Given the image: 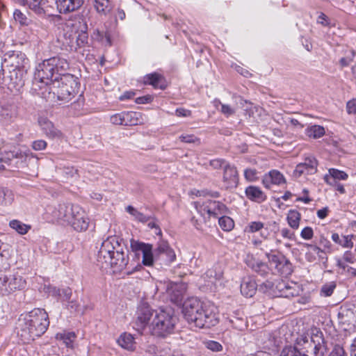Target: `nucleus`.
<instances>
[{
  "label": "nucleus",
  "mask_w": 356,
  "mask_h": 356,
  "mask_svg": "<svg viewBox=\"0 0 356 356\" xmlns=\"http://www.w3.org/2000/svg\"><path fill=\"white\" fill-rule=\"evenodd\" d=\"M182 312L188 323H193L200 328L210 327L218 322L215 306L210 302H202L194 297L184 302Z\"/></svg>",
  "instance_id": "1"
},
{
  "label": "nucleus",
  "mask_w": 356,
  "mask_h": 356,
  "mask_svg": "<svg viewBox=\"0 0 356 356\" xmlns=\"http://www.w3.org/2000/svg\"><path fill=\"white\" fill-rule=\"evenodd\" d=\"M97 261L110 265L113 272H121L129 263L128 251L115 236L108 237L102 243L97 254Z\"/></svg>",
  "instance_id": "2"
},
{
  "label": "nucleus",
  "mask_w": 356,
  "mask_h": 356,
  "mask_svg": "<svg viewBox=\"0 0 356 356\" xmlns=\"http://www.w3.org/2000/svg\"><path fill=\"white\" fill-rule=\"evenodd\" d=\"M49 325L47 313L43 309L35 308L19 320L18 334L25 343L34 340L45 332Z\"/></svg>",
  "instance_id": "3"
},
{
  "label": "nucleus",
  "mask_w": 356,
  "mask_h": 356,
  "mask_svg": "<svg viewBox=\"0 0 356 356\" xmlns=\"http://www.w3.org/2000/svg\"><path fill=\"white\" fill-rule=\"evenodd\" d=\"M78 78L72 74H67L56 79L50 85L45 87V92L48 91L49 95L45 98L69 102L79 90Z\"/></svg>",
  "instance_id": "4"
},
{
  "label": "nucleus",
  "mask_w": 356,
  "mask_h": 356,
  "mask_svg": "<svg viewBox=\"0 0 356 356\" xmlns=\"http://www.w3.org/2000/svg\"><path fill=\"white\" fill-rule=\"evenodd\" d=\"M177 321L171 309L156 310L149 333L156 337L165 338L174 332Z\"/></svg>",
  "instance_id": "5"
},
{
  "label": "nucleus",
  "mask_w": 356,
  "mask_h": 356,
  "mask_svg": "<svg viewBox=\"0 0 356 356\" xmlns=\"http://www.w3.org/2000/svg\"><path fill=\"white\" fill-rule=\"evenodd\" d=\"M296 343L302 356H324L327 350L323 333L317 330L311 334L300 335Z\"/></svg>",
  "instance_id": "6"
},
{
  "label": "nucleus",
  "mask_w": 356,
  "mask_h": 356,
  "mask_svg": "<svg viewBox=\"0 0 356 356\" xmlns=\"http://www.w3.org/2000/svg\"><path fill=\"white\" fill-rule=\"evenodd\" d=\"M193 205L200 218L192 217L191 222L197 229H202V225L211 218H218L219 215L226 213V206L220 202L208 200L207 201H197Z\"/></svg>",
  "instance_id": "7"
},
{
  "label": "nucleus",
  "mask_w": 356,
  "mask_h": 356,
  "mask_svg": "<svg viewBox=\"0 0 356 356\" xmlns=\"http://www.w3.org/2000/svg\"><path fill=\"white\" fill-rule=\"evenodd\" d=\"M26 280L18 273L6 274L0 272V294L9 296L26 288Z\"/></svg>",
  "instance_id": "8"
},
{
  "label": "nucleus",
  "mask_w": 356,
  "mask_h": 356,
  "mask_svg": "<svg viewBox=\"0 0 356 356\" xmlns=\"http://www.w3.org/2000/svg\"><path fill=\"white\" fill-rule=\"evenodd\" d=\"M156 310L153 309L147 303L140 304L135 313L134 328L140 334H143L146 329L149 331Z\"/></svg>",
  "instance_id": "9"
},
{
  "label": "nucleus",
  "mask_w": 356,
  "mask_h": 356,
  "mask_svg": "<svg viewBox=\"0 0 356 356\" xmlns=\"http://www.w3.org/2000/svg\"><path fill=\"white\" fill-rule=\"evenodd\" d=\"M265 254L268 262L275 266L278 273L285 275L291 274L292 264L283 254L270 250L269 252L266 251Z\"/></svg>",
  "instance_id": "10"
},
{
  "label": "nucleus",
  "mask_w": 356,
  "mask_h": 356,
  "mask_svg": "<svg viewBox=\"0 0 356 356\" xmlns=\"http://www.w3.org/2000/svg\"><path fill=\"white\" fill-rule=\"evenodd\" d=\"M54 78L56 74L48 59L38 65L34 72V82L44 83L47 87L54 82Z\"/></svg>",
  "instance_id": "11"
},
{
  "label": "nucleus",
  "mask_w": 356,
  "mask_h": 356,
  "mask_svg": "<svg viewBox=\"0 0 356 356\" xmlns=\"http://www.w3.org/2000/svg\"><path fill=\"white\" fill-rule=\"evenodd\" d=\"M77 208L80 207L76 204H60L53 211L52 216L60 223L69 225L76 214L75 209Z\"/></svg>",
  "instance_id": "12"
},
{
  "label": "nucleus",
  "mask_w": 356,
  "mask_h": 356,
  "mask_svg": "<svg viewBox=\"0 0 356 356\" xmlns=\"http://www.w3.org/2000/svg\"><path fill=\"white\" fill-rule=\"evenodd\" d=\"M25 5L40 16L53 15L55 0H26Z\"/></svg>",
  "instance_id": "13"
},
{
  "label": "nucleus",
  "mask_w": 356,
  "mask_h": 356,
  "mask_svg": "<svg viewBox=\"0 0 356 356\" xmlns=\"http://www.w3.org/2000/svg\"><path fill=\"white\" fill-rule=\"evenodd\" d=\"M26 59L24 54L22 52H13L5 56L1 64V70L7 73V70L12 69H22Z\"/></svg>",
  "instance_id": "14"
},
{
  "label": "nucleus",
  "mask_w": 356,
  "mask_h": 356,
  "mask_svg": "<svg viewBox=\"0 0 356 356\" xmlns=\"http://www.w3.org/2000/svg\"><path fill=\"white\" fill-rule=\"evenodd\" d=\"M338 318L339 323L344 326V330L355 329L356 327V307H341L338 313Z\"/></svg>",
  "instance_id": "15"
},
{
  "label": "nucleus",
  "mask_w": 356,
  "mask_h": 356,
  "mask_svg": "<svg viewBox=\"0 0 356 356\" xmlns=\"http://www.w3.org/2000/svg\"><path fill=\"white\" fill-rule=\"evenodd\" d=\"M154 254L158 259H161L166 264H170L176 259L175 251L169 246L168 242L161 241L157 244V247L154 249Z\"/></svg>",
  "instance_id": "16"
},
{
  "label": "nucleus",
  "mask_w": 356,
  "mask_h": 356,
  "mask_svg": "<svg viewBox=\"0 0 356 356\" xmlns=\"http://www.w3.org/2000/svg\"><path fill=\"white\" fill-rule=\"evenodd\" d=\"M317 161L314 157L305 159L303 163L298 164L293 171V176L300 177L302 175H313L317 170Z\"/></svg>",
  "instance_id": "17"
},
{
  "label": "nucleus",
  "mask_w": 356,
  "mask_h": 356,
  "mask_svg": "<svg viewBox=\"0 0 356 356\" xmlns=\"http://www.w3.org/2000/svg\"><path fill=\"white\" fill-rule=\"evenodd\" d=\"M54 72L56 74L54 80L59 79L61 76L69 74L67 71L70 68V63L67 60L60 56H54L48 58Z\"/></svg>",
  "instance_id": "18"
},
{
  "label": "nucleus",
  "mask_w": 356,
  "mask_h": 356,
  "mask_svg": "<svg viewBox=\"0 0 356 356\" xmlns=\"http://www.w3.org/2000/svg\"><path fill=\"white\" fill-rule=\"evenodd\" d=\"M222 181L227 188H233L238 186V173L234 165L229 163L224 165Z\"/></svg>",
  "instance_id": "19"
},
{
  "label": "nucleus",
  "mask_w": 356,
  "mask_h": 356,
  "mask_svg": "<svg viewBox=\"0 0 356 356\" xmlns=\"http://www.w3.org/2000/svg\"><path fill=\"white\" fill-rule=\"evenodd\" d=\"M22 74V69L8 70L7 73L3 72V79L5 82H8L9 88L21 87L24 85Z\"/></svg>",
  "instance_id": "20"
},
{
  "label": "nucleus",
  "mask_w": 356,
  "mask_h": 356,
  "mask_svg": "<svg viewBox=\"0 0 356 356\" xmlns=\"http://www.w3.org/2000/svg\"><path fill=\"white\" fill-rule=\"evenodd\" d=\"M75 213L76 214L72 222L69 223V225L72 226L77 232L86 231L89 225V219L86 213L81 207L75 209Z\"/></svg>",
  "instance_id": "21"
},
{
  "label": "nucleus",
  "mask_w": 356,
  "mask_h": 356,
  "mask_svg": "<svg viewBox=\"0 0 356 356\" xmlns=\"http://www.w3.org/2000/svg\"><path fill=\"white\" fill-rule=\"evenodd\" d=\"M67 33L64 34L65 38V43L69 47L70 51H77L79 48L85 47L88 42V35L86 31H81L76 37V41L74 42V37L72 34L67 35Z\"/></svg>",
  "instance_id": "22"
},
{
  "label": "nucleus",
  "mask_w": 356,
  "mask_h": 356,
  "mask_svg": "<svg viewBox=\"0 0 356 356\" xmlns=\"http://www.w3.org/2000/svg\"><path fill=\"white\" fill-rule=\"evenodd\" d=\"M39 124L45 136L51 139H61L63 133L58 129L54 124L46 118L39 119Z\"/></svg>",
  "instance_id": "23"
},
{
  "label": "nucleus",
  "mask_w": 356,
  "mask_h": 356,
  "mask_svg": "<svg viewBox=\"0 0 356 356\" xmlns=\"http://www.w3.org/2000/svg\"><path fill=\"white\" fill-rule=\"evenodd\" d=\"M83 0H55L57 10L62 14H67L78 10L83 4Z\"/></svg>",
  "instance_id": "24"
},
{
  "label": "nucleus",
  "mask_w": 356,
  "mask_h": 356,
  "mask_svg": "<svg viewBox=\"0 0 356 356\" xmlns=\"http://www.w3.org/2000/svg\"><path fill=\"white\" fill-rule=\"evenodd\" d=\"M262 182L266 188H270V184L280 185L285 183V179L278 170H273L264 175Z\"/></svg>",
  "instance_id": "25"
},
{
  "label": "nucleus",
  "mask_w": 356,
  "mask_h": 356,
  "mask_svg": "<svg viewBox=\"0 0 356 356\" xmlns=\"http://www.w3.org/2000/svg\"><path fill=\"white\" fill-rule=\"evenodd\" d=\"M348 177V175L345 172L335 168H330L328 170V174L324 176L323 179L327 184L335 186L337 182H338L337 180H346Z\"/></svg>",
  "instance_id": "26"
},
{
  "label": "nucleus",
  "mask_w": 356,
  "mask_h": 356,
  "mask_svg": "<svg viewBox=\"0 0 356 356\" xmlns=\"http://www.w3.org/2000/svg\"><path fill=\"white\" fill-rule=\"evenodd\" d=\"M257 284L252 277H245L241 284V292L245 297H252L257 291Z\"/></svg>",
  "instance_id": "27"
},
{
  "label": "nucleus",
  "mask_w": 356,
  "mask_h": 356,
  "mask_svg": "<svg viewBox=\"0 0 356 356\" xmlns=\"http://www.w3.org/2000/svg\"><path fill=\"white\" fill-rule=\"evenodd\" d=\"M245 193L250 200L258 203L263 202L266 200V195L258 186H250L247 187Z\"/></svg>",
  "instance_id": "28"
},
{
  "label": "nucleus",
  "mask_w": 356,
  "mask_h": 356,
  "mask_svg": "<svg viewBox=\"0 0 356 356\" xmlns=\"http://www.w3.org/2000/svg\"><path fill=\"white\" fill-rule=\"evenodd\" d=\"M163 79V76L158 73L149 74L144 77V83L151 85L154 88L164 89L165 86L161 83Z\"/></svg>",
  "instance_id": "29"
},
{
  "label": "nucleus",
  "mask_w": 356,
  "mask_h": 356,
  "mask_svg": "<svg viewBox=\"0 0 356 356\" xmlns=\"http://www.w3.org/2000/svg\"><path fill=\"white\" fill-rule=\"evenodd\" d=\"M305 134L310 138L318 139L325 134V128L321 125H310L305 129Z\"/></svg>",
  "instance_id": "30"
},
{
  "label": "nucleus",
  "mask_w": 356,
  "mask_h": 356,
  "mask_svg": "<svg viewBox=\"0 0 356 356\" xmlns=\"http://www.w3.org/2000/svg\"><path fill=\"white\" fill-rule=\"evenodd\" d=\"M119 345L128 350H134L136 348L134 338L131 334L124 333L118 340Z\"/></svg>",
  "instance_id": "31"
},
{
  "label": "nucleus",
  "mask_w": 356,
  "mask_h": 356,
  "mask_svg": "<svg viewBox=\"0 0 356 356\" xmlns=\"http://www.w3.org/2000/svg\"><path fill=\"white\" fill-rule=\"evenodd\" d=\"M56 338L57 340L62 341L66 347L73 348L76 336L74 332L63 331L56 334Z\"/></svg>",
  "instance_id": "32"
},
{
  "label": "nucleus",
  "mask_w": 356,
  "mask_h": 356,
  "mask_svg": "<svg viewBox=\"0 0 356 356\" xmlns=\"http://www.w3.org/2000/svg\"><path fill=\"white\" fill-rule=\"evenodd\" d=\"M13 17L15 21L19 22L20 24L29 26L31 31H33L34 28L38 27L40 25L38 23L28 19L19 10H15L14 11Z\"/></svg>",
  "instance_id": "33"
},
{
  "label": "nucleus",
  "mask_w": 356,
  "mask_h": 356,
  "mask_svg": "<svg viewBox=\"0 0 356 356\" xmlns=\"http://www.w3.org/2000/svg\"><path fill=\"white\" fill-rule=\"evenodd\" d=\"M14 201V194L8 188L0 186V205L9 206Z\"/></svg>",
  "instance_id": "34"
},
{
  "label": "nucleus",
  "mask_w": 356,
  "mask_h": 356,
  "mask_svg": "<svg viewBox=\"0 0 356 356\" xmlns=\"http://www.w3.org/2000/svg\"><path fill=\"white\" fill-rule=\"evenodd\" d=\"M142 263L144 266H152L154 264V259H158L155 257L154 250H153L152 245H149L143 252Z\"/></svg>",
  "instance_id": "35"
},
{
  "label": "nucleus",
  "mask_w": 356,
  "mask_h": 356,
  "mask_svg": "<svg viewBox=\"0 0 356 356\" xmlns=\"http://www.w3.org/2000/svg\"><path fill=\"white\" fill-rule=\"evenodd\" d=\"M125 209L127 213L134 218L135 220L140 222L146 223L151 219H153L152 216L145 215L131 205L127 206Z\"/></svg>",
  "instance_id": "36"
},
{
  "label": "nucleus",
  "mask_w": 356,
  "mask_h": 356,
  "mask_svg": "<svg viewBox=\"0 0 356 356\" xmlns=\"http://www.w3.org/2000/svg\"><path fill=\"white\" fill-rule=\"evenodd\" d=\"M124 126H133L141 123V113L134 111L124 112Z\"/></svg>",
  "instance_id": "37"
},
{
  "label": "nucleus",
  "mask_w": 356,
  "mask_h": 356,
  "mask_svg": "<svg viewBox=\"0 0 356 356\" xmlns=\"http://www.w3.org/2000/svg\"><path fill=\"white\" fill-rule=\"evenodd\" d=\"M91 38L93 40L97 41L104 45H111V40L110 35L107 32L99 31L98 29L94 30L91 34Z\"/></svg>",
  "instance_id": "38"
},
{
  "label": "nucleus",
  "mask_w": 356,
  "mask_h": 356,
  "mask_svg": "<svg viewBox=\"0 0 356 356\" xmlns=\"http://www.w3.org/2000/svg\"><path fill=\"white\" fill-rule=\"evenodd\" d=\"M248 266L257 273L266 276L269 273V268L266 263L259 261H250Z\"/></svg>",
  "instance_id": "39"
},
{
  "label": "nucleus",
  "mask_w": 356,
  "mask_h": 356,
  "mask_svg": "<svg viewBox=\"0 0 356 356\" xmlns=\"http://www.w3.org/2000/svg\"><path fill=\"white\" fill-rule=\"evenodd\" d=\"M94 6L98 13L104 15L111 9L109 0H95Z\"/></svg>",
  "instance_id": "40"
},
{
  "label": "nucleus",
  "mask_w": 356,
  "mask_h": 356,
  "mask_svg": "<svg viewBox=\"0 0 356 356\" xmlns=\"http://www.w3.org/2000/svg\"><path fill=\"white\" fill-rule=\"evenodd\" d=\"M10 227L15 229L19 234H25L31 229L29 225H27L22 222L17 220H13L9 223Z\"/></svg>",
  "instance_id": "41"
},
{
  "label": "nucleus",
  "mask_w": 356,
  "mask_h": 356,
  "mask_svg": "<svg viewBox=\"0 0 356 356\" xmlns=\"http://www.w3.org/2000/svg\"><path fill=\"white\" fill-rule=\"evenodd\" d=\"M300 214L296 210H291L287 216V221L291 227L297 229L299 226Z\"/></svg>",
  "instance_id": "42"
},
{
  "label": "nucleus",
  "mask_w": 356,
  "mask_h": 356,
  "mask_svg": "<svg viewBox=\"0 0 356 356\" xmlns=\"http://www.w3.org/2000/svg\"><path fill=\"white\" fill-rule=\"evenodd\" d=\"M218 223L220 227L224 231H230L234 226V223L233 220L226 216L219 217L218 216Z\"/></svg>",
  "instance_id": "43"
},
{
  "label": "nucleus",
  "mask_w": 356,
  "mask_h": 356,
  "mask_svg": "<svg viewBox=\"0 0 356 356\" xmlns=\"http://www.w3.org/2000/svg\"><path fill=\"white\" fill-rule=\"evenodd\" d=\"M280 356H302V355L299 349H298L296 343H295L294 346H287L283 348Z\"/></svg>",
  "instance_id": "44"
},
{
  "label": "nucleus",
  "mask_w": 356,
  "mask_h": 356,
  "mask_svg": "<svg viewBox=\"0 0 356 356\" xmlns=\"http://www.w3.org/2000/svg\"><path fill=\"white\" fill-rule=\"evenodd\" d=\"M299 294V289L296 284H288L286 291L284 292H282V297L290 298L292 297H295L298 296Z\"/></svg>",
  "instance_id": "45"
},
{
  "label": "nucleus",
  "mask_w": 356,
  "mask_h": 356,
  "mask_svg": "<svg viewBox=\"0 0 356 356\" xmlns=\"http://www.w3.org/2000/svg\"><path fill=\"white\" fill-rule=\"evenodd\" d=\"M289 283L284 280H277L275 282V289H273V295L275 296L282 297V292L286 291Z\"/></svg>",
  "instance_id": "46"
},
{
  "label": "nucleus",
  "mask_w": 356,
  "mask_h": 356,
  "mask_svg": "<svg viewBox=\"0 0 356 356\" xmlns=\"http://www.w3.org/2000/svg\"><path fill=\"white\" fill-rule=\"evenodd\" d=\"M264 227V224L260 221H252L250 222L248 225L245 227V232L249 233H254L260 232Z\"/></svg>",
  "instance_id": "47"
},
{
  "label": "nucleus",
  "mask_w": 356,
  "mask_h": 356,
  "mask_svg": "<svg viewBox=\"0 0 356 356\" xmlns=\"http://www.w3.org/2000/svg\"><path fill=\"white\" fill-rule=\"evenodd\" d=\"M336 288L334 282H330L324 284L321 289V295L325 297L330 296Z\"/></svg>",
  "instance_id": "48"
},
{
  "label": "nucleus",
  "mask_w": 356,
  "mask_h": 356,
  "mask_svg": "<svg viewBox=\"0 0 356 356\" xmlns=\"http://www.w3.org/2000/svg\"><path fill=\"white\" fill-rule=\"evenodd\" d=\"M130 243L131 248L134 252L140 251L142 252L147 247H148L150 245L149 243H145L143 242H140L134 239H131Z\"/></svg>",
  "instance_id": "49"
},
{
  "label": "nucleus",
  "mask_w": 356,
  "mask_h": 356,
  "mask_svg": "<svg viewBox=\"0 0 356 356\" xmlns=\"http://www.w3.org/2000/svg\"><path fill=\"white\" fill-rule=\"evenodd\" d=\"M258 172L254 168H247L244 170L245 179L248 181H255L258 179Z\"/></svg>",
  "instance_id": "50"
},
{
  "label": "nucleus",
  "mask_w": 356,
  "mask_h": 356,
  "mask_svg": "<svg viewBox=\"0 0 356 356\" xmlns=\"http://www.w3.org/2000/svg\"><path fill=\"white\" fill-rule=\"evenodd\" d=\"M318 244L323 247L324 253L332 252V244L330 241L323 235H321L318 239Z\"/></svg>",
  "instance_id": "51"
},
{
  "label": "nucleus",
  "mask_w": 356,
  "mask_h": 356,
  "mask_svg": "<svg viewBox=\"0 0 356 356\" xmlns=\"http://www.w3.org/2000/svg\"><path fill=\"white\" fill-rule=\"evenodd\" d=\"M44 291L49 296H51L56 298H58V296H61L60 289L52 285H45L44 287Z\"/></svg>",
  "instance_id": "52"
},
{
  "label": "nucleus",
  "mask_w": 356,
  "mask_h": 356,
  "mask_svg": "<svg viewBox=\"0 0 356 356\" xmlns=\"http://www.w3.org/2000/svg\"><path fill=\"white\" fill-rule=\"evenodd\" d=\"M355 237V236L353 234L343 236L339 245L343 248L351 249L354 245L353 238Z\"/></svg>",
  "instance_id": "53"
},
{
  "label": "nucleus",
  "mask_w": 356,
  "mask_h": 356,
  "mask_svg": "<svg viewBox=\"0 0 356 356\" xmlns=\"http://www.w3.org/2000/svg\"><path fill=\"white\" fill-rule=\"evenodd\" d=\"M164 350H159L158 348L154 345H147L145 349V352L148 354V356H159V355L163 354Z\"/></svg>",
  "instance_id": "54"
},
{
  "label": "nucleus",
  "mask_w": 356,
  "mask_h": 356,
  "mask_svg": "<svg viewBox=\"0 0 356 356\" xmlns=\"http://www.w3.org/2000/svg\"><path fill=\"white\" fill-rule=\"evenodd\" d=\"M110 121L113 124L124 125V112L113 115L112 116H111Z\"/></svg>",
  "instance_id": "55"
},
{
  "label": "nucleus",
  "mask_w": 356,
  "mask_h": 356,
  "mask_svg": "<svg viewBox=\"0 0 356 356\" xmlns=\"http://www.w3.org/2000/svg\"><path fill=\"white\" fill-rule=\"evenodd\" d=\"M327 356H347L343 346L336 344Z\"/></svg>",
  "instance_id": "56"
},
{
  "label": "nucleus",
  "mask_w": 356,
  "mask_h": 356,
  "mask_svg": "<svg viewBox=\"0 0 356 356\" xmlns=\"http://www.w3.org/2000/svg\"><path fill=\"white\" fill-rule=\"evenodd\" d=\"M204 344L208 349L213 352H219L222 350V345L220 343L215 341H207L204 343Z\"/></svg>",
  "instance_id": "57"
},
{
  "label": "nucleus",
  "mask_w": 356,
  "mask_h": 356,
  "mask_svg": "<svg viewBox=\"0 0 356 356\" xmlns=\"http://www.w3.org/2000/svg\"><path fill=\"white\" fill-rule=\"evenodd\" d=\"M179 140L186 143H200V139L194 135H181L179 136Z\"/></svg>",
  "instance_id": "58"
},
{
  "label": "nucleus",
  "mask_w": 356,
  "mask_h": 356,
  "mask_svg": "<svg viewBox=\"0 0 356 356\" xmlns=\"http://www.w3.org/2000/svg\"><path fill=\"white\" fill-rule=\"evenodd\" d=\"M355 56V51L351 50L348 55L346 57H343L339 60V64L341 67H346L353 61Z\"/></svg>",
  "instance_id": "59"
},
{
  "label": "nucleus",
  "mask_w": 356,
  "mask_h": 356,
  "mask_svg": "<svg viewBox=\"0 0 356 356\" xmlns=\"http://www.w3.org/2000/svg\"><path fill=\"white\" fill-rule=\"evenodd\" d=\"M60 291H61V296H58V298H57V299L61 300L62 302L69 301L72 296V294L71 289L67 287V288L60 289Z\"/></svg>",
  "instance_id": "60"
},
{
  "label": "nucleus",
  "mask_w": 356,
  "mask_h": 356,
  "mask_svg": "<svg viewBox=\"0 0 356 356\" xmlns=\"http://www.w3.org/2000/svg\"><path fill=\"white\" fill-rule=\"evenodd\" d=\"M47 143L44 140H37L32 143L31 147L35 151H41L46 149Z\"/></svg>",
  "instance_id": "61"
},
{
  "label": "nucleus",
  "mask_w": 356,
  "mask_h": 356,
  "mask_svg": "<svg viewBox=\"0 0 356 356\" xmlns=\"http://www.w3.org/2000/svg\"><path fill=\"white\" fill-rule=\"evenodd\" d=\"M305 247L307 248L312 252L318 254V257L323 259L322 253H324V250L316 245L305 243Z\"/></svg>",
  "instance_id": "62"
},
{
  "label": "nucleus",
  "mask_w": 356,
  "mask_h": 356,
  "mask_svg": "<svg viewBox=\"0 0 356 356\" xmlns=\"http://www.w3.org/2000/svg\"><path fill=\"white\" fill-rule=\"evenodd\" d=\"M220 111L226 117H229L235 113V109L228 104H222Z\"/></svg>",
  "instance_id": "63"
},
{
  "label": "nucleus",
  "mask_w": 356,
  "mask_h": 356,
  "mask_svg": "<svg viewBox=\"0 0 356 356\" xmlns=\"http://www.w3.org/2000/svg\"><path fill=\"white\" fill-rule=\"evenodd\" d=\"M346 109L348 114L356 115V99H352L348 102Z\"/></svg>",
  "instance_id": "64"
}]
</instances>
